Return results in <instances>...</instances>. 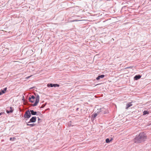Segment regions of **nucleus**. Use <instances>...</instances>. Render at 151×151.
Listing matches in <instances>:
<instances>
[{
  "mask_svg": "<svg viewBox=\"0 0 151 151\" xmlns=\"http://www.w3.org/2000/svg\"><path fill=\"white\" fill-rule=\"evenodd\" d=\"M131 103H132L131 102H129V103H127L126 104V109H127L129 107H130L132 106V105L131 104Z\"/></svg>",
  "mask_w": 151,
  "mask_h": 151,
  "instance_id": "obj_12",
  "label": "nucleus"
},
{
  "mask_svg": "<svg viewBox=\"0 0 151 151\" xmlns=\"http://www.w3.org/2000/svg\"><path fill=\"white\" fill-rule=\"evenodd\" d=\"M99 76L100 78H102L104 77L105 76L104 75H101L100 76Z\"/></svg>",
  "mask_w": 151,
  "mask_h": 151,
  "instance_id": "obj_18",
  "label": "nucleus"
},
{
  "mask_svg": "<svg viewBox=\"0 0 151 151\" xmlns=\"http://www.w3.org/2000/svg\"><path fill=\"white\" fill-rule=\"evenodd\" d=\"M81 21V20H72L71 21V22H77V21Z\"/></svg>",
  "mask_w": 151,
  "mask_h": 151,
  "instance_id": "obj_20",
  "label": "nucleus"
},
{
  "mask_svg": "<svg viewBox=\"0 0 151 151\" xmlns=\"http://www.w3.org/2000/svg\"><path fill=\"white\" fill-rule=\"evenodd\" d=\"M97 113H94L92 115V117L93 119H95L96 117L97 116Z\"/></svg>",
  "mask_w": 151,
  "mask_h": 151,
  "instance_id": "obj_13",
  "label": "nucleus"
},
{
  "mask_svg": "<svg viewBox=\"0 0 151 151\" xmlns=\"http://www.w3.org/2000/svg\"><path fill=\"white\" fill-rule=\"evenodd\" d=\"M47 86L48 87H59V85L57 84L48 83Z\"/></svg>",
  "mask_w": 151,
  "mask_h": 151,
  "instance_id": "obj_5",
  "label": "nucleus"
},
{
  "mask_svg": "<svg viewBox=\"0 0 151 151\" xmlns=\"http://www.w3.org/2000/svg\"><path fill=\"white\" fill-rule=\"evenodd\" d=\"M36 116H33L30 119L29 121L28 122V123H29L30 122H35L36 121Z\"/></svg>",
  "mask_w": 151,
  "mask_h": 151,
  "instance_id": "obj_7",
  "label": "nucleus"
},
{
  "mask_svg": "<svg viewBox=\"0 0 151 151\" xmlns=\"http://www.w3.org/2000/svg\"><path fill=\"white\" fill-rule=\"evenodd\" d=\"M15 138L14 137H10V138L9 140L11 141H14V139H15Z\"/></svg>",
  "mask_w": 151,
  "mask_h": 151,
  "instance_id": "obj_17",
  "label": "nucleus"
},
{
  "mask_svg": "<svg viewBox=\"0 0 151 151\" xmlns=\"http://www.w3.org/2000/svg\"><path fill=\"white\" fill-rule=\"evenodd\" d=\"M113 140V139L112 138H111V139H109V138H107L106 139V142L107 143H109L110 142H111V141L112 140Z\"/></svg>",
  "mask_w": 151,
  "mask_h": 151,
  "instance_id": "obj_14",
  "label": "nucleus"
},
{
  "mask_svg": "<svg viewBox=\"0 0 151 151\" xmlns=\"http://www.w3.org/2000/svg\"><path fill=\"white\" fill-rule=\"evenodd\" d=\"M28 123H28V122H27V126H29L31 127H32L35 125V124H34V123L32 124H29Z\"/></svg>",
  "mask_w": 151,
  "mask_h": 151,
  "instance_id": "obj_15",
  "label": "nucleus"
},
{
  "mask_svg": "<svg viewBox=\"0 0 151 151\" xmlns=\"http://www.w3.org/2000/svg\"><path fill=\"white\" fill-rule=\"evenodd\" d=\"M49 109H49V108H48V109H47L46 110H49Z\"/></svg>",
  "mask_w": 151,
  "mask_h": 151,
  "instance_id": "obj_29",
  "label": "nucleus"
},
{
  "mask_svg": "<svg viewBox=\"0 0 151 151\" xmlns=\"http://www.w3.org/2000/svg\"><path fill=\"white\" fill-rule=\"evenodd\" d=\"M141 76L140 75H136L134 77V79L135 80H137L141 77Z\"/></svg>",
  "mask_w": 151,
  "mask_h": 151,
  "instance_id": "obj_9",
  "label": "nucleus"
},
{
  "mask_svg": "<svg viewBox=\"0 0 151 151\" xmlns=\"http://www.w3.org/2000/svg\"><path fill=\"white\" fill-rule=\"evenodd\" d=\"M95 98H98V97H97V96H96V95H95Z\"/></svg>",
  "mask_w": 151,
  "mask_h": 151,
  "instance_id": "obj_28",
  "label": "nucleus"
},
{
  "mask_svg": "<svg viewBox=\"0 0 151 151\" xmlns=\"http://www.w3.org/2000/svg\"><path fill=\"white\" fill-rule=\"evenodd\" d=\"M79 109V108H77L76 109V111H78Z\"/></svg>",
  "mask_w": 151,
  "mask_h": 151,
  "instance_id": "obj_26",
  "label": "nucleus"
},
{
  "mask_svg": "<svg viewBox=\"0 0 151 151\" xmlns=\"http://www.w3.org/2000/svg\"><path fill=\"white\" fill-rule=\"evenodd\" d=\"M100 79L99 76L97 77L96 78V79L97 80H99Z\"/></svg>",
  "mask_w": 151,
  "mask_h": 151,
  "instance_id": "obj_22",
  "label": "nucleus"
},
{
  "mask_svg": "<svg viewBox=\"0 0 151 151\" xmlns=\"http://www.w3.org/2000/svg\"><path fill=\"white\" fill-rule=\"evenodd\" d=\"M30 111V113L31 114L33 115H37V112L34 111L33 110H30V111Z\"/></svg>",
  "mask_w": 151,
  "mask_h": 151,
  "instance_id": "obj_11",
  "label": "nucleus"
},
{
  "mask_svg": "<svg viewBox=\"0 0 151 151\" xmlns=\"http://www.w3.org/2000/svg\"><path fill=\"white\" fill-rule=\"evenodd\" d=\"M97 113H101L103 114H107L109 113L108 111L104 108H101Z\"/></svg>",
  "mask_w": 151,
  "mask_h": 151,
  "instance_id": "obj_2",
  "label": "nucleus"
},
{
  "mask_svg": "<svg viewBox=\"0 0 151 151\" xmlns=\"http://www.w3.org/2000/svg\"><path fill=\"white\" fill-rule=\"evenodd\" d=\"M149 114V112L145 110L143 112V115H145L147 114Z\"/></svg>",
  "mask_w": 151,
  "mask_h": 151,
  "instance_id": "obj_16",
  "label": "nucleus"
},
{
  "mask_svg": "<svg viewBox=\"0 0 151 151\" xmlns=\"http://www.w3.org/2000/svg\"><path fill=\"white\" fill-rule=\"evenodd\" d=\"M35 87H31V88H30V89H32L33 88H35Z\"/></svg>",
  "mask_w": 151,
  "mask_h": 151,
  "instance_id": "obj_27",
  "label": "nucleus"
},
{
  "mask_svg": "<svg viewBox=\"0 0 151 151\" xmlns=\"http://www.w3.org/2000/svg\"><path fill=\"white\" fill-rule=\"evenodd\" d=\"M146 139L147 136L146 134L144 132H141L138 136H136L132 140V141L135 143L138 144L144 142Z\"/></svg>",
  "mask_w": 151,
  "mask_h": 151,
  "instance_id": "obj_1",
  "label": "nucleus"
},
{
  "mask_svg": "<svg viewBox=\"0 0 151 151\" xmlns=\"http://www.w3.org/2000/svg\"><path fill=\"white\" fill-rule=\"evenodd\" d=\"M36 97L33 95H32L31 97L29 98V102L31 103H33Z\"/></svg>",
  "mask_w": 151,
  "mask_h": 151,
  "instance_id": "obj_6",
  "label": "nucleus"
},
{
  "mask_svg": "<svg viewBox=\"0 0 151 151\" xmlns=\"http://www.w3.org/2000/svg\"><path fill=\"white\" fill-rule=\"evenodd\" d=\"M22 100L23 101H25V100L24 99V96H23V99H22Z\"/></svg>",
  "mask_w": 151,
  "mask_h": 151,
  "instance_id": "obj_23",
  "label": "nucleus"
},
{
  "mask_svg": "<svg viewBox=\"0 0 151 151\" xmlns=\"http://www.w3.org/2000/svg\"><path fill=\"white\" fill-rule=\"evenodd\" d=\"M40 97L39 95H37L36 98V100L34 104L32 105L33 106H36L39 101Z\"/></svg>",
  "mask_w": 151,
  "mask_h": 151,
  "instance_id": "obj_4",
  "label": "nucleus"
},
{
  "mask_svg": "<svg viewBox=\"0 0 151 151\" xmlns=\"http://www.w3.org/2000/svg\"><path fill=\"white\" fill-rule=\"evenodd\" d=\"M7 90V88H5L4 89L2 90L1 89L0 91V94H2V93H5V92Z\"/></svg>",
  "mask_w": 151,
  "mask_h": 151,
  "instance_id": "obj_10",
  "label": "nucleus"
},
{
  "mask_svg": "<svg viewBox=\"0 0 151 151\" xmlns=\"http://www.w3.org/2000/svg\"><path fill=\"white\" fill-rule=\"evenodd\" d=\"M31 116V114L29 110L26 111L24 115V117L25 118H29Z\"/></svg>",
  "mask_w": 151,
  "mask_h": 151,
  "instance_id": "obj_3",
  "label": "nucleus"
},
{
  "mask_svg": "<svg viewBox=\"0 0 151 151\" xmlns=\"http://www.w3.org/2000/svg\"><path fill=\"white\" fill-rule=\"evenodd\" d=\"M28 76V77H27L26 78L28 79V78H29V77H30L31 76Z\"/></svg>",
  "mask_w": 151,
  "mask_h": 151,
  "instance_id": "obj_25",
  "label": "nucleus"
},
{
  "mask_svg": "<svg viewBox=\"0 0 151 151\" xmlns=\"http://www.w3.org/2000/svg\"><path fill=\"white\" fill-rule=\"evenodd\" d=\"M10 110H6V111L7 113L9 114V113H12L14 111V109H13V107H10Z\"/></svg>",
  "mask_w": 151,
  "mask_h": 151,
  "instance_id": "obj_8",
  "label": "nucleus"
},
{
  "mask_svg": "<svg viewBox=\"0 0 151 151\" xmlns=\"http://www.w3.org/2000/svg\"><path fill=\"white\" fill-rule=\"evenodd\" d=\"M46 105V104H43L40 107V108H44Z\"/></svg>",
  "mask_w": 151,
  "mask_h": 151,
  "instance_id": "obj_19",
  "label": "nucleus"
},
{
  "mask_svg": "<svg viewBox=\"0 0 151 151\" xmlns=\"http://www.w3.org/2000/svg\"><path fill=\"white\" fill-rule=\"evenodd\" d=\"M4 113V112H1L0 113V116L3 114Z\"/></svg>",
  "mask_w": 151,
  "mask_h": 151,
  "instance_id": "obj_24",
  "label": "nucleus"
},
{
  "mask_svg": "<svg viewBox=\"0 0 151 151\" xmlns=\"http://www.w3.org/2000/svg\"><path fill=\"white\" fill-rule=\"evenodd\" d=\"M38 122L39 123L40 122H40L41 121V119L39 117H38Z\"/></svg>",
  "mask_w": 151,
  "mask_h": 151,
  "instance_id": "obj_21",
  "label": "nucleus"
},
{
  "mask_svg": "<svg viewBox=\"0 0 151 151\" xmlns=\"http://www.w3.org/2000/svg\"><path fill=\"white\" fill-rule=\"evenodd\" d=\"M103 95H101V96H102Z\"/></svg>",
  "mask_w": 151,
  "mask_h": 151,
  "instance_id": "obj_30",
  "label": "nucleus"
}]
</instances>
